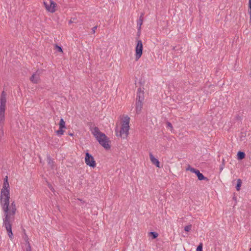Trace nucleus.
<instances>
[{"instance_id":"obj_15","label":"nucleus","mask_w":251,"mask_h":251,"mask_svg":"<svg viewBox=\"0 0 251 251\" xmlns=\"http://www.w3.org/2000/svg\"><path fill=\"white\" fill-rule=\"evenodd\" d=\"M59 126L60 128H66L65 122L62 118H61L60 120Z\"/></svg>"},{"instance_id":"obj_33","label":"nucleus","mask_w":251,"mask_h":251,"mask_svg":"<svg viewBox=\"0 0 251 251\" xmlns=\"http://www.w3.org/2000/svg\"><path fill=\"white\" fill-rule=\"evenodd\" d=\"M1 134H2V135L3 134V130H2V133H1Z\"/></svg>"},{"instance_id":"obj_36","label":"nucleus","mask_w":251,"mask_h":251,"mask_svg":"<svg viewBox=\"0 0 251 251\" xmlns=\"http://www.w3.org/2000/svg\"><path fill=\"white\" fill-rule=\"evenodd\" d=\"M78 200H79L80 201H82V200H80V199H78Z\"/></svg>"},{"instance_id":"obj_13","label":"nucleus","mask_w":251,"mask_h":251,"mask_svg":"<svg viewBox=\"0 0 251 251\" xmlns=\"http://www.w3.org/2000/svg\"><path fill=\"white\" fill-rule=\"evenodd\" d=\"M144 14L143 13H141L139 20L137 21V25H139V29L141 28V26L142 25L143 22V16Z\"/></svg>"},{"instance_id":"obj_8","label":"nucleus","mask_w":251,"mask_h":251,"mask_svg":"<svg viewBox=\"0 0 251 251\" xmlns=\"http://www.w3.org/2000/svg\"><path fill=\"white\" fill-rule=\"evenodd\" d=\"M41 70H37L35 74H33L30 78V80L34 83L37 84L40 82V75L42 73Z\"/></svg>"},{"instance_id":"obj_16","label":"nucleus","mask_w":251,"mask_h":251,"mask_svg":"<svg viewBox=\"0 0 251 251\" xmlns=\"http://www.w3.org/2000/svg\"><path fill=\"white\" fill-rule=\"evenodd\" d=\"M242 183V181L241 179H237V184L236 186V189L237 191H239L240 190V188Z\"/></svg>"},{"instance_id":"obj_21","label":"nucleus","mask_w":251,"mask_h":251,"mask_svg":"<svg viewBox=\"0 0 251 251\" xmlns=\"http://www.w3.org/2000/svg\"><path fill=\"white\" fill-rule=\"evenodd\" d=\"M249 13L250 15V19L251 20V0L249 1Z\"/></svg>"},{"instance_id":"obj_17","label":"nucleus","mask_w":251,"mask_h":251,"mask_svg":"<svg viewBox=\"0 0 251 251\" xmlns=\"http://www.w3.org/2000/svg\"><path fill=\"white\" fill-rule=\"evenodd\" d=\"M149 235L151 236L152 238L153 239L156 238L158 236V233L157 232H154V231L150 232L149 233Z\"/></svg>"},{"instance_id":"obj_6","label":"nucleus","mask_w":251,"mask_h":251,"mask_svg":"<svg viewBox=\"0 0 251 251\" xmlns=\"http://www.w3.org/2000/svg\"><path fill=\"white\" fill-rule=\"evenodd\" d=\"M85 162L87 165L91 167L95 168L96 166L93 156L88 152L85 153Z\"/></svg>"},{"instance_id":"obj_32","label":"nucleus","mask_w":251,"mask_h":251,"mask_svg":"<svg viewBox=\"0 0 251 251\" xmlns=\"http://www.w3.org/2000/svg\"><path fill=\"white\" fill-rule=\"evenodd\" d=\"M1 134H2V135L3 134V130H2V133H1Z\"/></svg>"},{"instance_id":"obj_26","label":"nucleus","mask_w":251,"mask_h":251,"mask_svg":"<svg viewBox=\"0 0 251 251\" xmlns=\"http://www.w3.org/2000/svg\"><path fill=\"white\" fill-rule=\"evenodd\" d=\"M167 126L171 128V130L173 129V126H172V124L171 123L168 122L167 123Z\"/></svg>"},{"instance_id":"obj_22","label":"nucleus","mask_w":251,"mask_h":251,"mask_svg":"<svg viewBox=\"0 0 251 251\" xmlns=\"http://www.w3.org/2000/svg\"><path fill=\"white\" fill-rule=\"evenodd\" d=\"M53 160L51 159L50 156H48V163L49 164L52 165L53 164Z\"/></svg>"},{"instance_id":"obj_27","label":"nucleus","mask_w":251,"mask_h":251,"mask_svg":"<svg viewBox=\"0 0 251 251\" xmlns=\"http://www.w3.org/2000/svg\"><path fill=\"white\" fill-rule=\"evenodd\" d=\"M97 27H98V26H94V27L92 28V32H93V33H94H94L96 32V29H97Z\"/></svg>"},{"instance_id":"obj_25","label":"nucleus","mask_w":251,"mask_h":251,"mask_svg":"<svg viewBox=\"0 0 251 251\" xmlns=\"http://www.w3.org/2000/svg\"><path fill=\"white\" fill-rule=\"evenodd\" d=\"M28 247L26 248V251H31V247L30 246V243L29 242H27Z\"/></svg>"},{"instance_id":"obj_23","label":"nucleus","mask_w":251,"mask_h":251,"mask_svg":"<svg viewBox=\"0 0 251 251\" xmlns=\"http://www.w3.org/2000/svg\"><path fill=\"white\" fill-rule=\"evenodd\" d=\"M191 227H192L191 225H188V226H185V227H184L185 231H187V232L189 231L191 229Z\"/></svg>"},{"instance_id":"obj_18","label":"nucleus","mask_w":251,"mask_h":251,"mask_svg":"<svg viewBox=\"0 0 251 251\" xmlns=\"http://www.w3.org/2000/svg\"><path fill=\"white\" fill-rule=\"evenodd\" d=\"M187 170H189V171H190L191 172H192V173H195V174H196V172H197V171L198 170L196 169H195V168H192V167H191L190 166H189V167L187 169Z\"/></svg>"},{"instance_id":"obj_34","label":"nucleus","mask_w":251,"mask_h":251,"mask_svg":"<svg viewBox=\"0 0 251 251\" xmlns=\"http://www.w3.org/2000/svg\"><path fill=\"white\" fill-rule=\"evenodd\" d=\"M69 135H71V136H73V134H72V133H70Z\"/></svg>"},{"instance_id":"obj_24","label":"nucleus","mask_w":251,"mask_h":251,"mask_svg":"<svg viewBox=\"0 0 251 251\" xmlns=\"http://www.w3.org/2000/svg\"><path fill=\"white\" fill-rule=\"evenodd\" d=\"M55 49L57 50L58 51L62 52L63 50L61 47L58 46V45H55Z\"/></svg>"},{"instance_id":"obj_11","label":"nucleus","mask_w":251,"mask_h":251,"mask_svg":"<svg viewBox=\"0 0 251 251\" xmlns=\"http://www.w3.org/2000/svg\"><path fill=\"white\" fill-rule=\"evenodd\" d=\"M143 107V102L136 101V111L137 114H139Z\"/></svg>"},{"instance_id":"obj_9","label":"nucleus","mask_w":251,"mask_h":251,"mask_svg":"<svg viewBox=\"0 0 251 251\" xmlns=\"http://www.w3.org/2000/svg\"><path fill=\"white\" fill-rule=\"evenodd\" d=\"M150 158L151 163L155 165L156 167L160 168V162L157 159L154 157L151 153H150Z\"/></svg>"},{"instance_id":"obj_35","label":"nucleus","mask_w":251,"mask_h":251,"mask_svg":"<svg viewBox=\"0 0 251 251\" xmlns=\"http://www.w3.org/2000/svg\"><path fill=\"white\" fill-rule=\"evenodd\" d=\"M220 170H223V167H221Z\"/></svg>"},{"instance_id":"obj_19","label":"nucleus","mask_w":251,"mask_h":251,"mask_svg":"<svg viewBox=\"0 0 251 251\" xmlns=\"http://www.w3.org/2000/svg\"><path fill=\"white\" fill-rule=\"evenodd\" d=\"M56 134L58 135H62L64 133V130H63V128H60L56 131Z\"/></svg>"},{"instance_id":"obj_14","label":"nucleus","mask_w":251,"mask_h":251,"mask_svg":"<svg viewBox=\"0 0 251 251\" xmlns=\"http://www.w3.org/2000/svg\"><path fill=\"white\" fill-rule=\"evenodd\" d=\"M245 157V153L242 151H239L237 153V157L238 159L241 160Z\"/></svg>"},{"instance_id":"obj_12","label":"nucleus","mask_w":251,"mask_h":251,"mask_svg":"<svg viewBox=\"0 0 251 251\" xmlns=\"http://www.w3.org/2000/svg\"><path fill=\"white\" fill-rule=\"evenodd\" d=\"M195 174L197 176L199 180H206V181H208V179L206 177H205L202 175V174L200 173L199 170H198Z\"/></svg>"},{"instance_id":"obj_7","label":"nucleus","mask_w":251,"mask_h":251,"mask_svg":"<svg viewBox=\"0 0 251 251\" xmlns=\"http://www.w3.org/2000/svg\"><path fill=\"white\" fill-rule=\"evenodd\" d=\"M44 4L47 10L51 13L55 12V7L56 3L53 0H50L49 1H44Z\"/></svg>"},{"instance_id":"obj_29","label":"nucleus","mask_w":251,"mask_h":251,"mask_svg":"<svg viewBox=\"0 0 251 251\" xmlns=\"http://www.w3.org/2000/svg\"><path fill=\"white\" fill-rule=\"evenodd\" d=\"M25 240L26 243L27 244V242H28V237L26 235H25Z\"/></svg>"},{"instance_id":"obj_31","label":"nucleus","mask_w":251,"mask_h":251,"mask_svg":"<svg viewBox=\"0 0 251 251\" xmlns=\"http://www.w3.org/2000/svg\"><path fill=\"white\" fill-rule=\"evenodd\" d=\"M176 48V47H174L173 48V50L175 51H176V50H177V49Z\"/></svg>"},{"instance_id":"obj_10","label":"nucleus","mask_w":251,"mask_h":251,"mask_svg":"<svg viewBox=\"0 0 251 251\" xmlns=\"http://www.w3.org/2000/svg\"><path fill=\"white\" fill-rule=\"evenodd\" d=\"M144 92L143 91H141V88H139L138 90L136 101L143 102L144 99Z\"/></svg>"},{"instance_id":"obj_1","label":"nucleus","mask_w":251,"mask_h":251,"mask_svg":"<svg viewBox=\"0 0 251 251\" xmlns=\"http://www.w3.org/2000/svg\"><path fill=\"white\" fill-rule=\"evenodd\" d=\"M9 185L7 180V176L4 179L2 188L1 191L0 203L4 213L3 219V225L5 226L9 238H12V225L15 220L16 206L14 201L9 204V190L8 189Z\"/></svg>"},{"instance_id":"obj_20","label":"nucleus","mask_w":251,"mask_h":251,"mask_svg":"<svg viewBox=\"0 0 251 251\" xmlns=\"http://www.w3.org/2000/svg\"><path fill=\"white\" fill-rule=\"evenodd\" d=\"M196 251H202V243H201L197 247Z\"/></svg>"},{"instance_id":"obj_30","label":"nucleus","mask_w":251,"mask_h":251,"mask_svg":"<svg viewBox=\"0 0 251 251\" xmlns=\"http://www.w3.org/2000/svg\"><path fill=\"white\" fill-rule=\"evenodd\" d=\"M75 18H74V19H73V20H72V19H71L69 21V24H71V23H72L74 22V20H75Z\"/></svg>"},{"instance_id":"obj_2","label":"nucleus","mask_w":251,"mask_h":251,"mask_svg":"<svg viewBox=\"0 0 251 251\" xmlns=\"http://www.w3.org/2000/svg\"><path fill=\"white\" fill-rule=\"evenodd\" d=\"M91 131L100 144L103 148L105 149H109L110 148V146L108 143V138L104 133L100 131L98 127H95L93 129H91Z\"/></svg>"},{"instance_id":"obj_3","label":"nucleus","mask_w":251,"mask_h":251,"mask_svg":"<svg viewBox=\"0 0 251 251\" xmlns=\"http://www.w3.org/2000/svg\"><path fill=\"white\" fill-rule=\"evenodd\" d=\"M123 117L124 120L122 122L121 129L119 132L116 130V132L117 136L123 137V138H126L128 134L130 118L127 115L123 116Z\"/></svg>"},{"instance_id":"obj_37","label":"nucleus","mask_w":251,"mask_h":251,"mask_svg":"<svg viewBox=\"0 0 251 251\" xmlns=\"http://www.w3.org/2000/svg\"><path fill=\"white\" fill-rule=\"evenodd\" d=\"M250 251H251V248H250Z\"/></svg>"},{"instance_id":"obj_4","label":"nucleus","mask_w":251,"mask_h":251,"mask_svg":"<svg viewBox=\"0 0 251 251\" xmlns=\"http://www.w3.org/2000/svg\"><path fill=\"white\" fill-rule=\"evenodd\" d=\"M0 126L2 129L5 121V111L6 103V93L3 91L0 96Z\"/></svg>"},{"instance_id":"obj_28","label":"nucleus","mask_w":251,"mask_h":251,"mask_svg":"<svg viewBox=\"0 0 251 251\" xmlns=\"http://www.w3.org/2000/svg\"><path fill=\"white\" fill-rule=\"evenodd\" d=\"M48 186L49 187V188L50 189V190H51L52 191H54V189L53 188L52 186H51V184H49L48 185Z\"/></svg>"},{"instance_id":"obj_5","label":"nucleus","mask_w":251,"mask_h":251,"mask_svg":"<svg viewBox=\"0 0 251 251\" xmlns=\"http://www.w3.org/2000/svg\"><path fill=\"white\" fill-rule=\"evenodd\" d=\"M143 43L141 40L137 41V44L135 48V60L138 61L141 57L143 53Z\"/></svg>"}]
</instances>
